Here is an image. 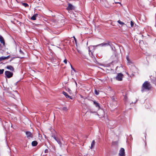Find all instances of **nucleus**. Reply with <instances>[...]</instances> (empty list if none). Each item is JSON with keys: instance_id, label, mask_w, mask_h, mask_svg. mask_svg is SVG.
<instances>
[{"instance_id": "1", "label": "nucleus", "mask_w": 156, "mask_h": 156, "mask_svg": "<svg viewBox=\"0 0 156 156\" xmlns=\"http://www.w3.org/2000/svg\"><path fill=\"white\" fill-rule=\"evenodd\" d=\"M151 88V85L147 81H145L143 84L141 91L142 92L146 90H149Z\"/></svg>"}, {"instance_id": "2", "label": "nucleus", "mask_w": 156, "mask_h": 156, "mask_svg": "<svg viewBox=\"0 0 156 156\" xmlns=\"http://www.w3.org/2000/svg\"><path fill=\"white\" fill-rule=\"evenodd\" d=\"M109 44L106 43H102L100 44H98L96 45H94L91 46V47H93L94 49H95L97 46H104L109 45Z\"/></svg>"}, {"instance_id": "3", "label": "nucleus", "mask_w": 156, "mask_h": 156, "mask_svg": "<svg viewBox=\"0 0 156 156\" xmlns=\"http://www.w3.org/2000/svg\"><path fill=\"white\" fill-rule=\"evenodd\" d=\"M123 75L121 73H119L116 76V79L119 81H121L122 80Z\"/></svg>"}, {"instance_id": "4", "label": "nucleus", "mask_w": 156, "mask_h": 156, "mask_svg": "<svg viewBox=\"0 0 156 156\" xmlns=\"http://www.w3.org/2000/svg\"><path fill=\"white\" fill-rule=\"evenodd\" d=\"M5 74L6 75V76L8 78H10V77H11L13 75V73L9 71H6L5 72Z\"/></svg>"}, {"instance_id": "5", "label": "nucleus", "mask_w": 156, "mask_h": 156, "mask_svg": "<svg viewBox=\"0 0 156 156\" xmlns=\"http://www.w3.org/2000/svg\"><path fill=\"white\" fill-rule=\"evenodd\" d=\"M26 134L27 135V138L29 139L32 138L33 137L32 134L30 132L27 131L26 132Z\"/></svg>"}, {"instance_id": "6", "label": "nucleus", "mask_w": 156, "mask_h": 156, "mask_svg": "<svg viewBox=\"0 0 156 156\" xmlns=\"http://www.w3.org/2000/svg\"><path fill=\"white\" fill-rule=\"evenodd\" d=\"M119 156H124L125 155V150L123 148H121L119 151Z\"/></svg>"}, {"instance_id": "7", "label": "nucleus", "mask_w": 156, "mask_h": 156, "mask_svg": "<svg viewBox=\"0 0 156 156\" xmlns=\"http://www.w3.org/2000/svg\"><path fill=\"white\" fill-rule=\"evenodd\" d=\"M127 60V64L128 65H132L133 64L132 62L128 56H126V57Z\"/></svg>"}, {"instance_id": "8", "label": "nucleus", "mask_w": 156, "mask_h": 156, "mask_svg": "<svg viewBox=\"0 0 156 156\" xmlns=\"http://www.w3.org/2000/svg\"><path fill=\"white\" fill-rule=\"evenodd\" d=\"M62 94L65 96L67 98H69V99H72V98L71 97L68 95V94L65 92L63 91Z\"/></svg>"}, {"instance_id": "9", "label": "nucleus", "mask_w": 156, "mask_h": 156, "mask_svg": "<svg viewBox=\"0 0 156 156\" xmlns=\"http://www.w3.org/2000/svg\"><path fill=\"white\" fill-rule=\"evenodd\" d=\"M0 41L1 43H2L3 45H5V42L3 37L0 35Z\"/></svg>"}, {"instance_id": "10", "label": "nucleus", "mask_w": 156, "mask_h": 156, "mask_svg": "<svg viewBox=\"0 0 156 156\" xmlns=\"http://www.w3.org/2000/svg\"><path fill=\"white\" fill-rule=\"evenodd\" d=\"M10 57V55H9L5 57V56H2L0 57V61H2V60H4L5 59H8Z\"/></svg>"}, {"instance_id": "11", "label": "nucleus", "mask_w": 156, "mask_h": 156, "mask_svg": "<svg viewBox=\"0 0 156 156\" xmlns=\"http://www.w3.org/2000/svg\"><path fill=\"white\" fill-rule=\"evenodd\" d=\"M67 9L68 10L73 9V6L71 4H69Z\"/></svg>"}, {"instance_id": "12", "label": "nucleus", "mask_w": 156, "mask_h": 156, "mask_svg": "<svg viewBox=\"0 0 156 156\" xmlns=\"http://www.w3.org/2000/svg\"><path fill=\"white\" fill-rule=\"evenodd\" d=\"M6 68L11 71H13L14 69L13 67L11 66H6Z\"/></svg>"}, {"instance_id": "13", "label": "nucleus", "mask_w": 156, "mask_h": 156, "mask_svg": "<svg viewBox=\"0 0 156 156\" xmlns=\"http://www.w3.org/2000/svg\"><path fill=\"white\" fill-rule=\"evenodd\" d=\"M95 141L94 140H93V141L91 144V147H90V148L91 149H92L94 148V146L95 145Z\"/></svg>"}, {"instance_id": "14", "label": "nucleus", "mask_w": 156, "mask_h": 156, "mask_svg": "<svg viewBox=\"0 0 156 156\" xmlns=\"http://www.w3.org/2000/svg\"><path fill=\"white\" fill-rule=\"evenodd\" d=\"M37 14H34L31 18V19L33 20H36V17L37 16Z\"/></svg>"}, {"instance_id": "15", "label": "nucleus", "mask_w": 156, "mask_h": 156, "mask_svg": "<svg viewBox=\"0 0 156 156\" xmlns=\"http://www.w3.org/2000/svg\"><path fill=\"white\" fill-rule=\"evenodd\" d=\"M37 143L36 141H34L32 142V145L33 146H36L37 145Z\"/></svg>"}, {"instance_id": "16", "label": "nucleus", "mask_w": 156, "mask_h": 156, "mask_svg": "<svg viewBox=\"0 0 156 156\" xmlns=\"http://www.w3.org/2000/svg\"><path fill=\"white\" fill-rule=\"evenodd\" d=\"M94 104L96 106V107H99V104L96 101H93Z\"/></svg>"}, {"instance_id": "17", "label": "nucleus", "mask_w": 156, "mask_h": 156, "mask_svg": "<svg viewBox=\"0 0 156 156\" xmlns=\"http://www.w3.org/2000/svg\"><path fill=\"white\" fill-rule=\"evenodd\" d=\"M52 137H53L57 142L60 140V139H59L58 138L56 137L55 136H52Z\"/></svg>"}, {"instance_id": "18", "label": "nucleus", "mask_w": 156, "mask_h": 156, "mask_svg": "<svg viewBox=\"0 0 156 156\" xmlns=\"http://www.w3.org/2000/svg\"><path fill=\"white\" fill-rule=\"evenodd\" d=\"M61 109L63 111H67L68 110V109L67 107H63Z\"/></svg>"}, {"instance_id": "19", "label": "nucleus", "mask_w": 156, "mask_h": 156, "mask_svg": "<svg viewBox=\"0 0 156 156\" xmlns=\"http://www.w3.org/2000/svg\"><path fill=\"white\" fill-rule=\"evenodd\" d=\"M118 22L120 25H123L124 24V23L121 21L120 20H119L118 21Z\"/></svg>"}, {"instance_id": "20", "label": "nucleus", "mask_w": 156, "mask_h": 156, "mask_svg": "<svg viewBox=\"0 0 156 156\" xmlns=\"http://www.w3.org/2000/svg\"><path fill=\"white\" fill-rule=\"evenodd\" d=\"M23 5L25 7H27L28 6V5L27 3H23Z\"/></svg>"}, {"instance_id": "21", "label": "nucleus", "mask_w": 156, "mask_h": 156, "mask_svg": "<svg viewBox=\"0 0 156 156\" xmlns=\"http://www.w3.org/2000/svg\"><path fill=\"white\" fill-rule=\"evenodd\" d=\"M94 93L97 95H98L99 94V92L96 90H95Z\"/></svg>"}, {"instance_id": "22", "label": "nucleus", "mask_w": 156, "mask_h": 156, "mask_svg": "<svg viewBox=\"0 0 156 156\" xmlns=\"http://www.w3.org/2000/svg\"><path fill=\"white\" fill-rule=\"evenodd\" d=\"M4 71V69H0V74H2L3 73Z\"/></svg>"}, {"instance_id": "23", "label": "nucleus", "mask_w": 156, "mask_h": 156, "mask_svg": "<svg viewBox=\"0 0 156 156\" xmlns=\"http://www.w3.org/2000/svg\"><path fill=\"white\" fill-rule=\"evenodd\" d=\"M130 24H131V26L132 27H133V25H134V23H133V22H132V21H131Z\"/></svg>"}, {"instance_id": "24", "label": "nucleus", "mask_w": 156, "mask_h": 156, "mask_svg": "<svg viewBox=\"0 0 156 156\" xmlns=\"http://www.w3.org/2000/svg\"><path fill=\"white\" fill-rule=\"evenodd\" d=\"M64 63L66 64L67 63V60L66 59H65L64 61Z\"/></svg>"}, {"instance_id": "25", "label": "nucleus", "mask_w": 156, "mask_h": 156, "mask_svg": "<svg viewBox=\"0 0 156 156\" xmlns=\"http://www.w3.org/2000/svg\"><path fill=\"white\" fill-rule=\"evenodd\" d=\"M57 142L59 145H61V143L60 140L59 141H58V142Z\"/></svg>"}, {"instance_id": "26", "label": "nucleus", "mask_w": 156, "mask_h": 156, "mask_svg": "<svg viewBox=\"0 0 156 156\" xmlns=\"http://www.w3.org/2000/svg\"><path fill=\"white\" fill-rule=\"evenodd\" d=\"M124 100L125 101H126L127 100V97L126 96H125L124 98Z\"/></svg>"}, {"instance_id": "27", "label": "nucleus", "mask_w": 156, "mask_h": 156, "mask_svg": "<svg viewBox=\"0 0 156 156\" xmlns=\"http://www.w3.org/2000/svg\"><path fill=\"white\" fill-rule=\"evenodd\" d=\"M70 65H71V68H72V69H73L74 71H75V70L74 69V68H73V67H72V66L71 65L70 63Z\"/></svg>"}, {"instance_id": "28", "label": "nucleus", "mask_w": 156, "mask_h": 156, "mask_svg": "<svg viewBox=\"0 0 156 156\" xmlns=\"http://www.w3.org/2000/svg\"><path fill=\"white\" fill-rule=\"evenodd\" d=\"M48 151L47 149H46L44 151V152L45 153H47L48 152Z\"/></svg>"}, {"instance_id": "29", "label": "nucleus", "mask_w": 156, "mask_h": 156, "mask_svg": "<svg viewBox=\"0 0 156 156\" xmlns=\"http://www.w3.org/2000/svg\"><path fill=\"white\" fill-rule=\"evenodd\" d=\"M73 37L74 38V40H75V41L76 42V38H75V37Z\"/></svg>"}, {"instance_id": "30", "label": "nucleus", "mask_w": 156, "mask_h": 156, "mask_svg": "<svg viewBox=\"0 0 156 156\" xmlns=\"http://www.w3.org/2000/svg\"><path fill=\"white\" fill-rule=\"evenodd\" d=\"M69 93H70V94L71 93V92H72V91H71L70 90H69Z\"/></svg>"}, {"instance_id": "31", "label": "nucleus", "mask_w": 156, "mask_h": 156, "mask_svg": "<svg viewBox=\"0 0 156 156\" xmlns=\"http://www.w3.org/2000/svg\"><path fill=\"white\" fill-rule=\"evenodd\" d=\"M20 52H22L21 49L20 50Z\"/></svg>"}, {"instance_id": "32", "label": "nucleus", "mask_w": 156, "mask_h": 156, "mask_svg": "<svg viewBox=\"0 0 156 156\" xmlns=\"http://www.w3.org/2000/svg\"><path fill=\"white\" fill-rule=\"evenodd\" d=\"M112 100H114V98H112Z\"/></svg>"}, {"instance_id": "33", "label": "nucleus", "mask_w": 156, "mask_h": 156, "mask_svg": "<svg viewBox=\"0 0 156 156\" xmlns=\"http://www.w3.org/2000/svg\"><path fill=\"white\" fill-rule=\"evenodd\" d=\"M126 74H127L128 75V73H127Z\"/></svg>"}, {"instance_id": "34", "label": "nucleus", "mask_w": 156, "mask_h": 156, "mask_svg": "<svg viewBox=\"0 0 156 156\" xmlns=\"http://www.w3.org/2000/svg\"><path fill=\"white\" fill-rule=\"evenodd\" d=\"M1 46V44H0V46Z\"/></svg>"}]
</instances>
